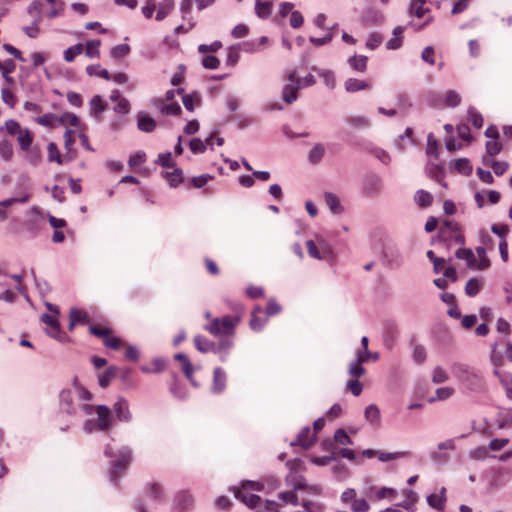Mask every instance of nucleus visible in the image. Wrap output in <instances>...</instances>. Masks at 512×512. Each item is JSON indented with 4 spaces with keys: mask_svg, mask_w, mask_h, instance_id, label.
Instances as JSON below:
<instances>
[{
    "mask_svg": "<svg viewBox=\"0 0 512 512\" xmlns=\"http://www.w3.org/2000/svg\"><path fill=\"white\" fill-rule=\"evenodd\" d=\"M233 314L214 317L210 322L204 325V330L214 337L221 339H230L235 336L236 328L241 323L245 314L244 306L236 303L232 307Z\"/></svg>",
    "mask_w": 512,
    "mask_h": 512,
    "instance_id": "nucleus-1",
    "label": "nucleus"
},
{
    "mask_svg": "<svg viewBox=\"0 0 512 512\" xmlns=\"http://www.w3.org/2000/svg\"><path fill=\"white\" fill-rule=\"evenodd\" d=\"M437 239L447 249L455 245L463 246L465 244V236L460 224L451 219H445L441 222Z\"/></svg>",
    "mask_w": 512,
    "mask_h": 512,
    "instance_id": "nucleus-2",
    "label": "nucleus"
},
{
    "mask_svg": "<svg viewBox=\"0 0 512 512\" xmlns=\"http://www.w3.org/2000/svg\"><path fill=\"white\" fill-rule=\"evenodd\" d=\"M108 457H115L116 459L111 463L110 479L117 482L121 474L128 468L132 461V451L128 447L120 448L116 453L113 452L112 447L107 446L104 451Z\"/></svg>",
    "mask_w": 512,
    "mask_h": 512,
    "instance_id": "nucleus-3",
    "label": "nucleus"
},
{
    "mask_svg": "<svg viewBox=\"0 0 512 512\" xmlns=\"http://www.w3.org/2000/svg\"><path fill=\"white\" fill-rule=\"evenodd\" d=\"M233 344V340L230 339H220L218 343H215L202 335L194 337V345L199 352L221 354L222 362L226 360V355L232 348Z\"/></svg>",
    "mask_w": 512,
    "mask_h": 512,
    "instance_id": "nucleus-4",
    "label": "nucleus"
},
{
    "mask_svg": "<svg viewBox=\"0 0 512 512\" xmlns=\"http://www.w3.org/2000/svg\"><path fill=\"white\" fill-rule=\"evenodd\" d=\"M262 485L252 481H246L241 488H234V495L250 508L256 507L260 502V497L251 491H260Z\"/></svg>",
    "mask_w": 512,
    "mask_h": 512,
    "instance_id": "nucleus-5",
    "label": "nucleus"
},
{
    "mask_svg": "<svg viewBox=\"0 0 512 512\" xmlns=\"http://www.w3.org/2000/svg\"><path fill=\"white\" fill-rule=\"evenodd\" d=\"M288 79L291 83L284 86L282 98L286 103L291 104L297 99V91L300 89L301 84L300 80L297 78L296 71H292L289 74Z\"/></svg>",
    "mask_w": 512,
    "mask_h": 512,
    "instance_id": "nucleus-6",
    "label": "nucleus"
},
{
    "mask_svg": "<svg viewBox=\"0 0 512 512\" xmlns=\"http://www.w3.org/2000/svg\"><path fill=\"white\" fill-rule=\"evenodd\" d=\"M43 323L50 327L49 335L60 342L70 341V337L61 331L60 323L57 318L50 314H43L41 317Z\"/></svg>",
    "mask_w": 512,
    "mask_h": 512,
    "instance_id": "nucleus-7",
    "label": "nucleus"
},
{
    "mask_svg": "<svg viewBox=\"0 0 512 512\" xmlns=\"http://www.w3.org/2000/svg\"><path fill=\"white\" fill-rule=\"evenodd\" d=\"M194 505V498L188 491H180L174 497L173 509L176 512H185Z\"/></svg>",
    "mask_w": 512,
    "mask_h": 512,
    "instance_id": "nucleus-8",
    "label": "nucleus"
},
{
    "mask_svg": "<svg viewBox=\"0 0 512 512\" xmlns=\"http://www.w3.org/2000/svg\"><path fill=\"white\" fill-rule=\"evenodd\" d=\"M366 497L369 500L376 501V500H382V499H390L393 500L397 492L396 490L388 487H369L365 492Z\"/></svg>",
    "mask_w": 512,
    "mask_h": 512,
    "instance_id": "nucleus-9",
    "label": "nucleus"
},
{
    "mask_svg": "<svg viewBox=\"0 0 512 512\" xmlns=\"http://www.w3.org/2000/svg\"><path fill=\"white\" fill-rule=\"evenodd\" d=\"M95 410L98 416L97 428L100 431L109 430L112 425L111 410L106 405H98Z\"/></svg>",
    "mask_w": 512,
    "mask_h": 512,
    "instance_id": "nucleus-10",
    "label": "nucleus"
},
{
    "mask_svg": "<svg viewBox=\"0 0 512 512\" xmlns=\"http://www.w3.org/2000/svg\"><path fill=\"white\" fill-rule=\"evenodd\" d=\"M317 437L313 434L309 427L303 428L298 434L295 441L291 442L292 446H301L304 449H308L314 445Z\"/></svg>",
    "mask_w": 512,
    "mask_h": 512,
    "instance_id": "nucleus-11",
    "label": "nucleus"
},
{
    "mask_svg": "<svg viewBox=\"0 0 512 512\" xmlns=\"http://www.w3.org/2000/svg\"><path fill=\"white\" fill-rule=\"evenodd\" d=\"M113 410L117 419L121 422H129L132 418L128 401L124 398H119V400L114 404Z\"/></svg>",
    "mask_w": 512,
    "mask_h": 512,
    "instance_id": "nucleus-12",
    "label": "nucleus"
},
{
    "mask_svg": "<svg viewBox=\"0 0 512 512\" xmlns=\"http://www.w3.org/2000/svg\"><path fill=\"white\" fill-rule=\"evenodd\" d=\"M174 359L181 363V368H182L184 375L190 381L191 384L195 385V382L193 379L194 367H193L192 363L190 362L188 356L184 353H177L174 355Z\"/></svg>",
    "mask_w": 512,
    "mask_h": 512,
    "instance_id": "nucleus-13",
    "label": "nucleus"
},
{
    "mask_svg": "<svg viewBox=\"0 0 512 512\" xmlns=\"http://www.w3.org/2000/svg\"><path fill=\"white\" fill-rule=\"evenodd\" d=\"M226 387V373L225 371L217 367L213 372V387L212 390L214 393H221L224 391Z\"/></svg>",
    "mask_w": 512,
    "mask_h": 512,
    "instance_id": "nucleus-14",
    "label": "nucleus"
},
{
    "mask_svg": "<svg viewBox=\"0 0 512 512\" xmlns=\"http://www.w3.org/2000/svg\"><path fill=\"white\" fill-rule=\"evenodd\" d=\"M119 368L112 365L109 366L104 372L98 375V383L100 387L107 388L111 381L115 379L118 375Z\"/></svg>",
    "mask_w": 512,
    "mask_h": 512,
    "instance_id": "nucleus-15",
    "label": "nucleus"
},
{
    "mask_svg": "<svg viewBox=\"0 0 512 512\" xmlns=\"http://www.w3.org/2000/svg\"><path fill=\"white\" fill-rule=\"evenodd\" d=\"M57 122L62 125H70L81 130L85 129V125L81 124L80 119L72 112H65L58 116Z\"/></svg>",
    "mask_w": 512,
    "mask_h": 512,
    "instance_id": "nucleus-16",
    "label": "nucleus"
},
{
    "mask_svg": "<svg viewBox=\"0 0 512 512\" xmlns=\"http://www.w3.org/2000/svg\"><path fill=\"white\" fill-rule=\"evenodd\" d=\"M446 501V489L442 487L439 493L431 494L427 497L428 504L437 509L441 510L444 507Z\"/></svg>",
    "mask_w": 512,
    "mask_h": 512,
    "instance_id": "nucleus-17",
    "label": "nucleus"
},
{
    "mask_svg": "<svg viewBox=\"0 0 512 512\" xmlns=\"http://www.w3.org/2000/svg\"><path fill=\"white\" fill-rule=\"evenodd\" d=\"M344 86L347 92L354 93L360 90L369 89L371 84L364 80L349 78L345 81Z\"/></svg>",
    "mask_w": 512,
    "mask_h": 512,
    "instance_id": "nucleus-18",
    "label": "nucleus"
},
{
    "mask_svg": "<svg viewBox=\"0 0 512 512\" xmlns=\"http://www.w3.org/2000/svg\"><path fill=\"white\" fill-rule=\"evenodd\" d=\"M213 135H211L210 137H208L206 139L205 142H203L201 139L199 138H193L190 143H189V147H190V150L194 153V154H200V153H204L205 150H206V146H210L212 148L213 146Z\"/></svg>",
    "mask_w": 512,
    "mask_h": 512,
    "instance_id": "nucleus-19",
    "label": "nucleus"
},
{
    "mask_svg": "<svg viewBox=\"0 0 512 512\" xmlns=\"http://www.w3.org/2000/svg\"><path fill=\"white\" fill-rule=\"evenodd\" d=\"M404 27L397 26L393 29V37L386 43V48L395 50L401 47L403 42Z\"/></svg>",
    "mask_w": 512,
    "mask_h": 512,
    "instance_id": "nucleus-20",
    "label": "nucleus"
},
{
    "mask_svg": "<svg viewBox=\"0 0 512 512\" xmlns=\"http://www.w3.org/2000/svg\"><path fill=\"white\" fill-rule=\"evenodd\" d=\"M145 493H146L147 497H149L155 501H160L164 497V489L157 482H151V483L147 484Z\"/></svg>",
    "mask_w": 512,
    "mask_h": 512,
    "instance_id": "nucleus-21",
    "label": "nucleus"
},
{
    "mask_svg": "<svg viewBox=\"0 0 512 512\" xmlns=\"http://www.w3.org/2000/svg\"><path fill=\"white\" fill-rule=\"evenodd\" d=\"M272 8V2L262 0L255 2V13L261 19H267L272 13Z\"/></svg>",
    "mask_w": 512,
    "mask_h": 512,
    "instance_id": "nucleus-22",
    "label": "nucleus"
},
{
    "mask_svg": "<svg viewBox=\"0 0 512 512\" xmlns=\"http://www.w3.org/2000/svg\"><path fill=\"white\" fill-rule=\"evenodd\" d=\"M60 406L62 409L71 414L73 412V397L69 389H63L59 394Z\"/></svg>",
    "mask_w": 512,
    "mask_h": 512,
    "instance_id": "nucleus-23",
    "label": "nucleus"
},
{
    "mask_svg": "<svg viewBox=\"0 0 512 512\" xmlns=\"http://www.w3.org/2000/svg\"><path fill=\"white\" fill-rule=\"evenodd\" d=\"M455 256L458 259L465 260L466 263H467L468 268H470V269H475L476 268V258H475V255H474V253H473V251L471 249L459 248L456 251Z\"/></svg>",
    "mask_w": 512,
    "mask_h": 512,
    "instance_id": "nucleus-24",
    "label": "nucleus"
},
{
    "mask_svg": "<svg viewBox=\"0 0 512 512\" xmlns=\"http://www.w3.org/2000/svg\"><path fill=\"white\" fill-rule=\"evenodd\" d=\"M157 108L161 113L166 115H179L181 113V107L177 102H172L168 104H164L163 100H158L156 102Z\"/></svg>",
    "mask_w": 512,
    "mask_h": 512,
    "instance_id": "nucleus-25",
    "label": "nucleus"
},
{
    "mask_svg": "<svg viewBox=\"0 0 512 512\" xmlns=\"http://www.w3.org/2000/svg\"><path fill=\"white\" fill-rule=\"evenodd\" d=\"M367 56L364 55H354L348 59V63L351 68L356 72L363 73L367 69Z\"/></svg>",
    "mask_w": 512,
    "mask_h": 512,
    "instance_id": "nucleus-26",
    "label": "nucleus"
},
{
    "mask_svg": "<svg viewBox=\"0 0 512 512\" xmlns=\"http://www.w3.org/2000/svg\"><path fill=\"white\" fill-rule=\"evenodd\" d=\"M69 318H72L77 325L90 324L91 318L89 314L81 309L72 308L69 312Z\"/></svg>",
    "mask_w": 512,
    "mask_h": 512,
    "instance_id": "nucleus-27",
    "label": "nucleus"
},
{
    "mask_svg": "<svg viewBox=\"0 0 512 512\" xmlns=\"http://www.w3.org/2000/svg\"><path fill=\"white\" fill-rule=\"evenodd\" d=\"M262 310L259 306H256L254 308V310L252 311V315H251V319H250V322H249V326L252 330L254 331H259L261 330L267 319L266 318H262L260 316L257 315V313H260Z\"/></svg>",
    "mask_w": 512,
    "mask_h": 512,
    "instance_id": "nucleus-28",
    "label": "nucleus"
},
{
    "mask_svg": "<svg viewBox=\"0 0 512 512\" xmlns=\"http://www.w3.org/2000/svg\"><path fill=\"white\" fill-rule=\"evenodd\" d=\"M89 333L102 341L112 333V328L107 325H89Z\"/></svg>",
    "mask_w": 512,
    "mask_h": 512,
    "instance_id": "nucleus-29",
    "label": "nucleus"
},
{
    "mask_svg": "<svg viewBox=\"0 0 512 512\" xmlns=\"http://www.w3.org/2000/svg\"><path fill=\"white\" fill-rule=\"evenodd\" d=\"M325 202L333 214H341L343 212L340 200L335 194L326 193Z\"/></svg>",
    "mask_w": 512,
    "mask_h": 512,
    "instance_id": "nucleus-30",
    "label": "nucleus"
},
{
    "mask_svg": "<svg viewBox=\"0 0 512 512\" xmlns=\"http://www.w3.org/2000/svg\"><path fill=\"white\" fill-rule=\"evenodd\" d=\"M137 126L139 130L150 133L156 128V121L152 117L140 115Z\"/></svg>",
    "mask_w": 512,
    "mask_h": 512,
    "instance_id": "nucleus-31",
    "label": "nucleus"
},
{
    "mask_svg": "<svg viewBox=\"0 0 512 512\" xmlns=\"http://www.w3.org/2000/svg\"><path fill=\"white\" fill-rule=\"evenodd\" d=\"M485 149L487 156H484L483 162L487 165L489 161L487 157H493L499 154L502 150V145L497 140H490L486 142Z\"/></svg>",
    "mask_w": 512,
    "mask_h": 512,
    "instance_id": "nucleus-32",
    "label": "nucleus"
},
{
    "mask_svg": "<svg viewBox=\"0 0 512 512\" xmlns=\"http://www.w3.org/2000/svg\"><path fill=\"white\" fill-rule=\"evenodd\" d=\"M482 285H483L482 280H480L478 278L473 277V278L469 279L465 286L466 295L469 297L476 296L479 293Z\"/></svg>",
    "mask_w": 512,
    "mask_h": 512,
    "instance_id": "nucleus-33",
    "label": "nucleus"
},
{
    "mask_svg": "<svg viewBox=\"0 0 512 512\" xmlns=\"http://www.w3.org/2000/svg\"><path fill=\"white\" fill-rule=\"evenodd\" d=\"M415 201L418 206L426 208L431 206L433 202V196L431 193L425 190H418L415 194Z\"/></svg>",
    "mask_w": 512,
    "mask_h": 512,
    "instance_id": "nucleus-34",
    "label": "nucleus"
},
{
    "mask_svg": "<svg viewBox=\"0 0 512 512\" xmlns=\"http://www.w3.org/2000/svg\"><path fill=\"white\" fill-rule=\"evenodd\" d=\"M173 8L174 0H163V3L160 4L158 8L155 19L157 21H162L168 16V14L173 10Z\"/></svg>",
    "mask_w": 512,
    "mask_h": 512,
    "instance_id": "nucleus-35",
    "label": "nucleus"
},
{
    "mask_svg": "<svg viewBox=\"0 0 512 512\" xmlns=\"http://www.w3.org/2000/svg\"><path fill=\"white\" fill-rule=\"evenodd\" d=\"M84 51V45L81 43L75 44L74 46H71L67 48L64 51V59L66 62H73L76 56L82 54Z\"/></svg>",
    "mask_w": 512,
    "mask_h": 512,
    "instance_id": "nucleus-36",
    "label": "nucleus"
},
{
    "mask_svg": "<svg viewBox=\"0 0 512 512\" xmlns=\"http://www.w3.org/2000/svg\"><path fill=\"white\" fill-rule=\"evenodd\" d=\"M18 143L20 145V148L23 151L29 150L32 141H33V135L28 129H23V131L18 135L17 137Z\"/></svg>",
    "mask_w": 512,
    "mask_h": 512,
    "instance_id": "nucleus-37",
    "label": "nucleus"
},
{
    "mask_svg": "<svg viewBox=\"0 0 512 512\" xmlns=\"http://www.w3.org/2000/svg\"><path fill=\"white\" fill-rule=\"evenodd\" d=\"M165 178L171 187H177L183 181V171L176 168L172 172H167Z\"/></svg>",
    "mask_w": 512,
    "mask_h": 512,
    "instance_id": "nucleus-38",
    "label": "nucleus"
},
{
    "mask_svg": "<svg viewBox=\"0 0 512 512\" xmlns=\"http://www.w3.org/2000/svg\"><path fill=\"white\" fill-rule=\"evenodd\" d=\"M100 45H101V40H99V39L88 41L84 46L86 55L89 58L99 57V55H100L99 46Z\"/></svg>",
    "mask_w": 512,
    "mask_h": 512,
    "instance_id": "nucleus-39",
    "label": "nucleus"
},
{
    "mask_svg": "<svg viewBox=\"0 0 512 512\" xmlns=\"http://www.w3.org/2000/svg\"><path fill=\"white\" fill-rule=\"evenodd\" d=\"M468 121L475 127L481 128L483 126L482 115L473 107H470L467 111Z\"/></svg>",
    "mask_w": 512,
    "mask_h": 512,
    "instance_id": "nucleus-40",
    "label": "nucleus"
},
{
    "mask_svg": "<svg viewBox=\"0 0 512 512\" xmlns=\"http://www.w3.org/2000/svg\"><path fill=\"white\" fill-rule=\"evenodd\" d=\"M476 252L479 256V262L476 261V268L479 270H485L490 267V260L486 255V249L484 247H477Z\"/></svg>",
    "mask_w": 512,
    "mask_h": 512,
    "instance_id": "nucleus-41",
    "label": "nucleus"
},
{
    "mask_svg": "<svg viewBox=\"0 0 512 512\" xmlns=\"http://www.w3.org/2000/svg\"><path fill=\"white\" fill-rule=\"evenodd\" d=\"M443 101L447 107H457L461 102V97L456 91L449 90L445 93Z\"/></svg>",
    "mask_w": 512,
    "mask_h": 512,
    "instance_id": "nucleus-42",
    "label": "nucleus"
},
{
    "mask_svg": "<svg viewBox=\"0 0 512 512\" xmlns=\"http://www.w3.org/2000/svg\"><path fill=\"white\" fill-rule=\"evenodd\" d=\"M365 418L367 421L377 424L380 420L379 408L374 404L367 406L365 409Z\"/></svg>",
    "mask_w": 512,
    "mask_h": 512,
    "instance_id": "nucleus-43",
    "label": "nucleus"
},
{
    "mask_svg": "<svg viewBox=\"0 0 512 512\" xmlns=\"http://www.w3.org/2000/svg\"><path fill=\"white\" fill-rule=\"evenodd\" d=\"M89 76L97 75L105 80H111V74L106 69H100L99 65H89L86 67Z\"/></svg>",
    "mask_w": 512,
    "mask_h": 512,
    "instance_id": "nucleus-44",
    "label": "nucleus"
},
{
    "mask_svg": "<svg viewBox=\"0 0 512 512\" xmlns=\"http://www.w3.org/2000/svg\"><path fill=\"white\" fill-rule=\"evenodd\" d=\"M1 98L10 108H14L17 103V98L9 87H3L1 89Z\"/></svg>",
    "mask_w": 512,
    "mask_h": 512,
    "instance_id": "nucleus-45",
    "label": "nucleus"
},
{
    "mask_svg": "<svg viewBox=\"0 0 512 512\" xmlns=\"http://www.w3.org/2000/svg\"><path fill=\"white\" fill-rule=\"evenodd\" d=\"M455 169L464 175H469L473 168L470 161L467 158L458 159L454 164Z\"/></svg>",
    "mask_w": 512,
    "mask_h": 512,
    "instance_id": "nucleus-46",
    "label": "nucleus"
},
{
    "mask_svg": "<svg viewBox=\"0 0 512 512\" xmlns=\"http://www.w3.org/2000/svg\"><path fill=\"white\" fill-rule=\"evenodd\" d=\"M346 121L353 128H366L369 126V119L364 116H349Z\"/></svg>",
    "mask_w": 512,
    "mask_h": 512,
    "instance_id": "nucleus-47",
    "label": "nucleus"
},
{
    "mask_svg": "<svg viewBox=\"0 0 512 512\" xmlns=\"http://www.w3.org/2000/svg\"><path fill=\"white\" fill-rule=\"evenodd\" d=\"M325 149L322 144H316L309 152V161L318 163L324 156Z\"/></svg>",
    "mask_w": 512,
    "mask_h": 512,
    "instance_id": "nucleus-48",
    "label": "nucleus"
},
{
    "mask_svg": "<svg viewBox=\"0 0 512 512\" xmlns=\"http://www.w3.org/2000/svg\"><path fill=\"white\" fill-rule=\"evenodd\" d=\"M106 108V105L103 101V99L101 98V96L99 95H95L91 100H90V110L91 112H94L95 114H100L102 113Z\"/></svg>",
    "mask_w": 512,
    "mask_h": 512,
    "instance_id": "nucleus-49",
    "label": "nucleus"
},
{
    "mask_svg": "<svg viewBox=\"0 0 512 512\" xmlns=\"http://www.w3.org/2000/svg\"><path fill=\"white\" fill-rule=\"evenodd\" d=\"M103 345L112 350H118L123 346L121 338L113 336L112 333L103 340Z\"/></svg>",
    "mask_w": 512,
    "mask_h": 512,
    "instance_id": "nucleus-50",
    "label": "nucleus"
},
{
    "mask_svg": "<svg viewBox=\"0 0 512 512\" xmlns=\"http://www.w3.org/2000/svg\"><path fill=\"white\" fill-rule=\"evenodd\" d=\"M41 11H42L41 0L33 1L27 9L28 14L33 16L34 20H36V21H41Z\"/></svg>",
    "mask_w": 512,
    "mask_h": 512,
    "instance_id": "nucleus-51",
    "label": "nucleus"
},
{
    "mask_svg": "<svg viewBox=\"0 0 512 512\" xmlns=\"http://www.w3.org/2000/svg\"><path fill=\"white\" fill-rule=\"evenodd\" d=\"M424 5L425 4L410 3V6H409L410 14L415 15L417 18H422L426 14H429L430 9L427 7H424Z\"/></svg>",
    "mask_w": 512,
    "mask_h": 512,
    "instance_id": "nucleus-52",
    "label": "nucleus"
},
{
    "mask_svg": "<svg viewBox=\"0 0 512 512\" xmlns=\"http://www.w3.org/2000/svg\"><path fill=\"white\" fill-rule=\"evenodd\" d=\"M383 41V37L379 33H371L366 40V47L370 50L378 48Z\"/></svg>",
    "mask_w": 512,
    "mask_h": 512,
    "instance_id": "nucleus-53",
    "label": "nucleus"
},
{
    "mask_svg": "<svg viewBox=\"0 0 512 512\" xmlns=\"http://www.w3.org/2000/svg\"><path fill=\"white\" fill-rule=\"evenodd\" d=\"M130 52V47L127 44H119L111 49V56L117 59L124 58Z\"/></svg>",
    "mask_w": 512,
    "mask_h": 512,
    "instance_id": "nucleus-54",
    "label": "nucleus"
},
{
    "mask_svg": "<svg viewBox=\"0 0 512 512\" xmlns=\"http://www.w3.org/2000/svg\"><path fill=\"white\" fill-rule=\"evenodd\" d=\"M57 119H58V116L52 114V113H47V114H44L42 116H39L36 121L38 124L40 125H43V126H46V127H54L55 126V122H57Z\"/></svg>",
    "mask_w": 512,
    "mask_h": 512,
    "instance_id": "nucleus-55",
    "label": "nucleus"
},
{
    "mask_svg": "<svg viewBox=\"0 0 512 512\" xmlns=\"http://www.w3.org/2000/svg\"><path fill=\"white\" fill-rule=\"evenodd\" d=\"M362 362H360L357 358L352 361L349 365V374L354 377H360L365 373V368L362 366Z\"/></svg>",
    "mask_w": 512,
    "mask_h": 512,
    "instance_id": "nucleus-56",
    "label": "nucleus"
},
{
    "mask_svg": "<svg viewBox=\"0 0 512 512\" xmlns=\"http://www.w3.org/2000/svg\"><path fill=\"white\" fill-rule=\"evenodd\" d=\"M351 509L354 512H366L369 509V504L365 498H355L351 503Z\"/></svg>",
    "mask_w": 512,
    "mask_h": 512,
    "instance_id": "nucleus-57",
    "label": "nucleus"
},
{
    "mask_svg": "<svg viewBox=\"0 0 512 512\" xmlns=\"http://www.w3.org/2000/svg\"><path fill=\"white\" fill-rule=\"evenodd\" d=\"M334 440L342 445H351L352 440L344 429H337L334 434Z\"/></svg>",
    "mask_w": 512,
    "mask_h": 512,
    "instance_id": "nucleus-58",
    "label": "nucleus"
},
{
    "mask_svg": "<svg viewBox=\"0 0 512 512\" xmlns=\"http://www.w3.org/2000/svg\"><path fill=\"white\" fill-rule=\"evenodd\" d=\"M5 128L10 135H19L23 131L20 124L13 119H9L5 122Z\"/></svg>",
    "mask_w": 512,
    "mask_h": 512,
    "instance_id": "nucleus-59",
    "label": "nucleus"
},
{
    "mask_svg": "<svg viewBox=\"0 0 512 512\" xmlns=\"http://www.w3.org/2000/svg\"><path fill=\"white\" fill-rule=\"evenodd\" d=\"M49 161H56L62 164V159L57 146L54 143H49L47 146Z\"/></svg>",
    "mask_w": 512,
    "mask_h": 512,
    "instance_id": "nucleus-60",
    "label": "nucleus"
},
{
    "mask_svg": "<svg viewBox=\"0 0 512 512\" xmlns=\"http://www.w3.org/2000/svg\"><path fill=\"white\" fill-rule=\"evenodd\" d=\"M489 163L491 164L494 173L498 176L503 175L509 167V164L507 162L491 160L488 161V164Z\"/></svg>",
    "mask_w": 512,
    "mask_h": 512,
    "instance_id": "nucleus-61",
    "label": "nucleus"
},
{
    "mask_svg": "<svg viewBox=\"0 0 512 512\" xmlns=\"http://www.w3.org/2000/svg\"><path fill=\"white\" fill-rule=\"evenodd\" d=\"M146 160L144 152H136L129 157L128 164L130 167H136L143 164Z\"/></svg>",
    "mask_w": 512,
    "mask_h": 512,
    "instance_id": "nucleus-62",
    "label": "nucleus"
},
{
    "mask_svg": "<svg viewBox=\"0 0 512 512\" xmlns=\"http://www.w3.org/2000/svg\"><path fill=\"white\" fill-rule=\"evenodd\" d=\"M448 380V375L441 367H436L433 370L432 381L435 384H440Z\"/></svg>",
    "mask_w": 512,
    "mask_h": 512,
    "instance_id": "nucleus-63",
    "label": "nucleus"
},
{
    "mask_svg": "<svg viewBox=\"0 0 512 512\" xmlns=\"http://www.w3.org/2000/svg\"><path fill=\"white\" fill-rule=\"evenodd\" d=\"M202 65L206 69H216L220 65V61L217 57L213 55H207L202 59Z\"/></svg>",
    "mask_w": 512,
    "mask_h": 512,
    "instance_id": "nucleus-64",
    "label": "nucleus"
}]
</instances>
